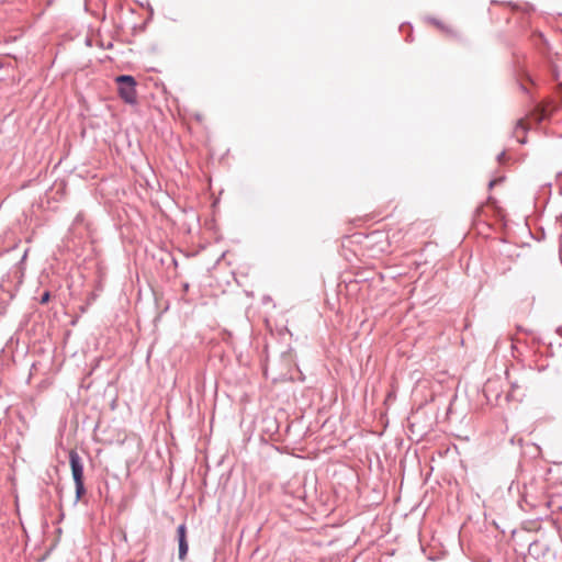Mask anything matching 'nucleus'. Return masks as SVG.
Wrapping results in <instances>:
<instances>
[{"mask_svg":"<svg viewBox=\"0 0 562 562\" xmlns=\"http://www.w3.org/2000/svg\"><path fill=\"white\" fill-rule=\"evenodd\" d=\"M69 463L71 469L72 479L76 485V496L77 499H80L85 494V484H83V464L80 456L77 451H69Z\"/></svg>","mask_w":562,"mask_h":562,"instance_id":"obj_1","label":"nucleus"},{"mask_svg":"<svg viewBox=\"0 0 562 562\" xmlns=\"http://www.w3.org/2000/svg\"><path fill=\"white\" fill-rule=\"evenodd\" d=\"M497 160L499 164L504 165L510 160V157L505 151H503L501 155H498Z\"/></svg>","mask_w":562,"mask_h":562,"instance_id":"obj_6","label":"nucleus"},{"mask_svg":"<svg viewBox=\"0 0 562 562\" xmlns=\"http://www.w3.org/2000/svg\"><path fill=\"white\" fill-rule=\"evenodd\" d=\"M49 301V292H45L41 297V303L45 304Z\"/></svg>","mask_w":562,"mask_h":562,"instance_id":"obj_7","label":"nucleus"},{"mask_svg":"<svg viewBox=\"0 0 562 562\" xmlns=\"http://www.w3.org/2000/svg\"><path fill=\"white\" fill-rule=\"evenodd\" d=\"M493 214H494V221L497 218L499 221H504L505 220V213L504 211L498 207L495 203H494V211H493Z\"/></svg>","mask_w":562,"mask_h":562,"instance_id":"obj_5","label":"nucleus"},{"mask_svg":"<svg viewBox=\"0 0 562 562\" xmlns=\"http://www.w3.org/2000/svg\"><path fill=\"white\" fill-rule=\"evenodd\" d=\"M178 542H179V559L183 561L187 557L189 546L187 541V527L181 524L177 529Z\"/></svg>","mask_w":562,"mask_h":562,"instance_id":"obj_3","label":"nucleus"},{"mask_svg":"<svg viewBox=\"0 0 562 562\" xmlns=\"http://www.w3.org/2000/svg\"><path fill=\"white\" fill-rule=\"evenodd\" d=\"M120 97L130 104L136 102V81L132 76L122 75L115 78Z\"/></svg>","mask_w":562,"mask_h":562,"instance_id":"obj_2","label":"nucleus"},{"mask_svg":"<svg viewBox=\"0 0 562 562\" xmlns=\"http://www.w3.org/2000/svg\"><path fill=\"white\" fill-rule=\"evenodd\" d=\"M502 180H503V178H498V179L494 178V180H493L494 186H495L498 181H502Z\"/></svg>","mask_w":562,"mask_h":562,"instance_id":"obj_8","label":"nucleus"},{"mask_svg":"<svg viewBox=\"0 0 562 562\" xmlns=\"http://www.w3.org/2000/svg\"><path fill=\"white\" fill-rule=\"evenodd\" d=\"M548 116L547 110L544 106H539L528 119H521L517 123V128H521L522 131L527 130V124L530 120L535 121L537 124L540 123Z\"/></svg>","mask_w":562,"mask_h":562,"instance_id":"obj_4","label":"nucleus"}]
</instances>
